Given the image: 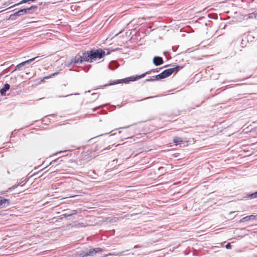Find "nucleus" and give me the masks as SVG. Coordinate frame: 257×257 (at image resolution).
Listing matches in <instances>:
<instances>
[{
  "instance_id": "nucleus-1",
  "label": "nucleus",
  "mask_w": 257,
  "mask_h": 257,
  "mask_svg": "<svg viewBox=\"0 0 257 257\" xmlns=\"http://www.w3.org/2000/svg\"><path fill=\"white\" fill-rule=\"evenodd\" d=\"M105 55V52L100 48L92 49L89 51L82 52V56L84 61L90 63L97 59H100L103 58Z\"/></svg>"
},
{
  "instance_id": "nucleus-2",
  "label": "nucleus",
  "mask_w": 257,
  "mask_h": 257,
  "mask_svg": "<svg viewBox=\"0 0 257 257\" xmlns=\"http://www.w3.org/2000/svg\"><path fill=\"white\" fill-rule=\"evenodd\" d=\"M158 69H159L158 68H156L155 69H153L151 71H147V72H146L144 73H143L140 75L132 76L128 77H126V78H125L123 79L114 80V81H111L110 83H109L108 84L103 85H100L99 87V88L103 89L107 86H110V85H116V84H120V83H125L126 84V83H128L130 81H137L142 78L144 77L147 74L151 73V72L152 71L158 72Z\"/></svg>"
},
{
  "instance_id": "nucleus-3",
  "label": "nucleus",
  "mask_w": 257,
  "mask_h": 257,
  "mask_svg": "<svg viewBox=\"0 0 257 257\" xmlns=\"http://www.w3.org/2000/svg\"><path fill=\"white\" fill-rule=\"evenodd\" d=\"M38 8L37 5H32L30 7H27L19 10L14 13V16H17V17H20L24 14L29 13L30 11H35Z\"/></svg>"
},
{
  "instance_id": "nucleus-4",
  "label": "nucleus",
  "mask_w": 257,
  "mask_h": 257,
  "mask_svg": "<svg viewBox=\"0 0 257 257\" xmlns=\"http://www.w3.org/2000/svg\"><path fill=\"white\" fill-rule=\"evenodd\" d=\"M103 249L100 247L94 248L90 249L89 251H82L79 254V257H85L87 256H93L97 253L102 252Z\"/></svg>"
},
{
  "instance_id": "nucleus-5",
  "label": "nucleus",
  "mask_w": 257,
  "mask_h": 257,
  "mask_svg": "<svg viewBox=\"0 0 257 257\" xmlns=\"http://www.w3.org/2000/svg\"><path fill=\"white\" fill-rule=\"evenodd\" d=\"M83 62H84V60H83L82 56L80 55V53H79L70 61L65 62V66L66 67H69L72 64H81Z\"/></svg>"
},
{
  "instance_id": "nucleus-6",
  "label": "nucleus",
  "mask_w": 257,
  "mask_h": 257,
  "mask_svg": "<svg viewBox=\"0 0 257 257\" xmlns=\"http://www.w3.org/2000/svg\"><path fill=\"white\" fill-rule=\"evenodd\" d=\"M181 68V66H180L179 65H177L176 66H175L174 67L165 69L163 72L164 74H165V77L166 78H167V77H169L170 75H171V74L172 73H173L174 72L176 73V72H178Z\"/></svg>"
},
{
  "instance_id": "nucleus-7",
  "label": "nucleus",
  "mask_w": 257,
  "mask_h": 257,
  "mask_svg": "<svg viewBox=\"0 0 257 257\" xmlns=\"http://www.w3.org/2000/svg\"><path fill=\"white\" fill-rule=\"evenodd\" d=\"M173 142L176 146L180 145V147H184L186 145L187 142L183 141V139L180 137H175L173 138Z\"/></svg>"
},
{
  "instance_id": "nucleus-8",
  "label": "nucleus",
  "mask_w": 257,
  "mask_h": 257,
  "mask_svg": "<svg viewBox=\"0 0 257 257\" xmlns=\"http://www.w3.org/2000/svg\"><path fill=\"white\" fill-rule=\"evenodd\" d=\"M153 63L155 66H158L163 64L164 61L162 57L160 56H155L153 59Z\"/></svg>"
},
{
  "instance_id": "nucleus-9",
  "label": "nucleus",
  "mask_w": 257,
  "mask_h": 257,
  "mask_svg": "<svg viewBox=\"0 0 257 257\" xmlns=\"http://www.w3.org/2000/svg\"><path fill=\"white\" fill-rule=\"evenodd\" d=\"M10 203V200L0 197V208H4L9 206Z\"/></svg>"
},
{
  "instance_id": "nucleus-10",
  "label": "nucleus",
  "mask_w": 257,
  "mask_h": 257,
  "mask_svg": "<svg viewBox=\"0 0 257 257\" xmlns=\"http://www.w3.org/2000/svg\"><path fill=\"white\" fill-rule=\"evenodd\" d=\"M92 157L90 156V152L87 151V152L84 153L82 155V160L87 162L92 159Z\"/></svg>"
},
{
  "instance_id": "nucleus-11",
  "label": "nucleus",
  "mask_w": 257,
  "mask_h": 257,
  "mask_svg": "<svg viewBox=\"0 0 257 257\" xmlns=\"http://www.w3.org/2000/svg\"><path fill=\"white\" fill-rule=\"evenodd\" d=\"M257 218V215H250L243 217L239 220V222H244L249 220H253Z\"/></svg>"
},
{
  "instance_id": "nucleus-12",
  "label": "nucleus",
  "mask_w": 257,
  "mask_h": 257,
  "mask_svg": "<svg viewBox=\"0 0 257 257\" xmlns=\"http://www.w3.org/2000/svg\"><path fill=\"white\" fill-rule=\"evenodd\" d=\"M10 89V85L8 83H6L2 88L0 89V94L2 96H5L6 92Z\"/></svg>"
},
{
  "instance_id": "nucleus-13",
  "label": "nucleus",
  "mask_w": 257,
  "mask_h": 257,
  "mask_svg": "<svg viewBox=\"0 0 257 257\" xmlns=\"http://www.w3.org/2000/svg\"><path fill=\"white\" fill-rule=\"evenodd\" d=\"M63 161V160L62 159V157H58V158L53 160L52 161H51L49 165L47 166L45 168H46L48 166H49V165H52V167L54 166H56L58 164H59L61 163V162Z\"/></svg>"
},
{
  "instance_id": "nucleus-14",
  "label": "nucleus",
  "mask_w": 257,
  "mask_h": 257,
  "mask_svg": "<svg viewBox=\"0 0 257 257\" xmlns=\"http://www.w3.org/2000/svg\"><path fill=\"white\" fill-rule=\"evenodd\" d=\"M63 161V160L62 159V157H58V158L53 160L52 161H51L49 165L47 166L45 168H46L48 166H49V165H52V167L54 166H56L58 164H59L61 163V162Z\"/></svg>"
},
{
  "instance_id": "nucleus-15",
  "label": "nucleus",
  "mask_w": 257,
  "mask_h": 257,
  "mask_svg": "<svg viewBox=\"0 0 257 257\" xmlns=\"http://www.w3.org/2000/svg\"><path fill=\"white\" fill-rule=\"evenodd\" d=\"M118 66V64L116 61H112L109 63V64L108 66V67L109 69L114 70V69H116V68H117Z\"/></svg>"
},
{
  "instance_id": "nucleus-16",
  "label": "nucleus",
  "mask_w": 257,
  "mask_h": 257,
  "mask_svg": "<svg viewBox=\"0 0 257 257\" xmlns=\"http://www.w3.org/2000/svg\"><path fill=\"white\" fill-rule=\"evenodd\" d=\"M41 56H36L35 57H34L33 58L30 59L28 60L24 61V63H25V65L30 64L31 62H33L35 60H36V61H38L39 60L38 59Z\"/></svg>"
},
{
  "instance_id": "nucleus-17",
  "label": "nucleus",
  "mask_w": 257,
  "mask_h": 257,
  "mask_svg": "<svg viewBox=\"0 0 257 257\" xmlns=\"http://www.w3.org/2000/svg\"><path fill=\"white\" fill-rule=\"evenodd\" d=\"M154 77H155V79H156V80H160L162 79H164V78H166L165 77V74H164L163 72H162L160 74L156 75L155 76H154Z\"/></svg>"
},
{
  "instance_id": "nucleus-18",
  "label": "nucleus",
  "mask_w": 257,
  "mask_h": 257,
  "mask_svg": "<svg viewBox=\"0 0 257 257\" xmlns=\"http://www.w3.org/2000/svg\"><path fill=\"white\" fill-rule=\"evenodd\" d=\"M247 197L251 199L257 198V191L253 193L248 194Z\"/></svg>"
},
{
  "instance_id": "nucleus-19",
  "label": "nucleus",
  "mask_w": 257,
  "mask_h": 257,
  "mask_svg": "<svg viewBox=\"0 0 257 257\" xmlns=\"http://www.w3.org/2000/svg\"><path fill=\"white\" fill-rule=\"evenodd\" d=\"M25 66V63H24V62H22L20 63H19V64H18L16 66L14 70L12 71V72L16 71V70H20L22 67Z\"/></svg>"
},
{
  "instance_id": "nucleus-20",
  "label": "nucleus",
  "mask_w": 257,
  "mask_h": 257,
  "mask_svg": "<svg viewBox=\"0 0 257 257\" xmlns=\"http://www.w3.org/2000/svg\"><path fill=\"white\" fill-rule=\"evenodd\" d=\"M123 252H124V251L118 252L117 253H108V254H104L102 257H106L108 255H121Z\"/></svg>"
},
{
  "instance_id": "nucleus-21",
  "label": "nucleus",
  "mask_w": 257,
  "mask_h": 257,
  "mask_svg": "<svg viewBox=\"0 0 257 257\" xmlns=\"http://www.w3.org/2000/svg\"><path fill=\"white\" fill-rule=\"evenodd\" d=\"M29 179V178L24 179L20 183H18L19 186H23L25 184H26L28 181Z\"/></svg>"
},
{
  "instance_id": "nucleus-22",
  "label": "nucleus",
  "mask_w": 257,
  "mask_h": 257,
  "mask_svg": "<svg viewBox=\"0 0 257 257\" xmlns=\"http://www.w3.org/2000/svg\"><path fill=\"white\" fill-rule=\"evenodd\" d=\"M77 213V211L76 210H73L72 211V212L69 213V214H67V213H65L64 214V215L66 216H71L73 214H75Z\"/></svg>"
},
{
  "instance_id": "nucleus-23",
  "label": "nucleus",
  "mask_w": 257,
  "mask_h": 257,
  "mask_svg": "<svg viewBox=\"0 0 257 257\" xmlns=\"http://www.w3.org/2000/svg\"><path fill=\"white\" fill-rule=\"evenodd\" d=\"M67 151H61L57 152L56 153L54 154L53 155H57L58 154L63 153V154L62 157L65 156L67 155V154H66L67 153Z\"/></svg>"
},
{
  "instance_id": "nucleus-24",
  "label": "nucleus",
  "mask_w": 257,
  "mask_h": 257,
  "mask_svg": "<svg viewBox=\"0 0 257 257\" xmlns=\"http://www.w3.org/2000/svg\"><path fill=\"white\" fill-rule=\"evenodd\" d=\"M105 105H99V106H96L94 108H93L92 109V110L93 111H95L96 110H97L98 109L100 108H101V107H103Z\"/></svg>"
},
{
  "instance_id": "nucleus-25",
  "label": "nucleus",
  "mask_w": 257,
  "mask_h": 257,
  "mask_svg": "<svg viewBox=\"0 0 257 257\" xmlns=\"http://www.w3.org/2000/svg\"><path fill=\"white\" fill-rule=\"evenodd\" d=\"M16 17H17V16H14V13H13L10 16L9 19L11 20H15L16 19Z\"/></svg>"
},
{
  "instance_id": "nucleus-26",
  "label": "nucleus",
  "mask_w": 257,
  "mask_h": 257,
  "mask_svg": "<svg viewBox=\"0 0 257 257\" xmlns=\"http://www.w3.org/2000/svg\"><path fill=\"white\" fill-rule=\"evenodd\" d=\"M57 74H58V72L54 73L52 74V75H49V76H48L45 77L44 78V79H48V78H50L52 77V76H55V75H57Z\"/></svg>"
},
{
  "instance_id": "nucleus-27",
  "label": "nucleus",
  "mask_w": 257,
  "mask_h": 257,
  "mask_svg": "<svg viewBox=\"0 0 257 257\" xmlns=\"http://www.w3.org/2000/svg\"><path fill=\"white\" fill-rule=\"evenodd\" d=\"M156 81V79H155V77L154 78H149V79H146L145 80L146 82H151V81Z\"/></svg>"
},
{
  "instance_id": "nucleus-28",
  "label": "nucleus",
  "mask_w": 257,
  "mask_h": 257,
  "mask_svg": "<svg viewBox=\"0 0 257 257\" xmlns=\"http://www.w3.org/2000/svg\"><path fill=\"white\" fill-rule=\"evenodd\" d=\"M231 246H231L230 243H228L225 245V247L226 249H230L231 248Z\"/></svg>"
},
{
  "instance_id": "nucleus-29",
  "label": "nucleus",
  "mask_w": 257,
  "mask_h": 257,
  "mask_svg": "<svg viewBox=\"0 0 257 257\" xmlns=\"http://www.w3.org/2000/svg\"><path fill=\"white\" fill-rule=\"evenodd\" d=\"M92 96H96L95 99H97L98 98V95L96 93H93L91 94Z\"/></svg>"
},
{
  "instance_id": "nucleus-30",
  "label": "nucleus",
  "mask_w": 257,
  "mask_h": 257,
  "mask_svg": "<svg viewBox=\"0 0 257 257\" xmlns=\"http://www.w3.org/2000/svg\"><path fill=\"white\" fill-rule=\"evenodd\" d=\"M110 149H111V148L109 147H106V148H104L103 150H101L99 153L102 152H103V151L108 150Z\"/></svg>"
},
{
  "instance_id": "nucleus-31",
  "label": "nucleus",
  "mask_w": 257,
  "mask_h": 257,
  "mask_svg": "<svg viewBox=\"0 0 257 257\" xmlns=\"http://www.w3.org/2000/svg\"><path fill=\"white\" fill-rule=\"evenodd\" d=\"M18 186H19L18 184H15V185H13L11 189H14L16 188L17 187H18Z\"/></svg>"
},
{
  "instance_id": "nucleus-32",
  "label": "nucleus",
  "mask_w": 257,
  "mask_h": 257,
  "mask_svg": "<svg viewBox=\"0 0 257 257\" xmlns=\"http://www.w3.org/2000/svg\"><path fill=\"white\" fill-rule=\"evenodd\" d=\"M45 169H46V168H44L42 169L41 171H40L38 172L37 173L33 174V175H32L31 176H30V178H31V177H32V176H34V175H35L38 174H39L41 171H42L44 170Z\"/></svg>"
},
{
  "instance_id": "nucleus-33",
  "label": "nucleus",
  "mask_w": 257,
  "mask_h": 257,
  "mask_svg": "<svg viewBox=\"0 0 257 257\" xmlns=\"http://www.w3.org/2000/svg\"><path fill=\"white\" fill-rule=\"evenodd\" d=\"M17 88V86H16V87H13L11 88V91L16 90Z\"/></svg>"
},
{
  "instance_id": "nucleus-34",
  "label": "nucleus",
  "mask_w": 257,
  "mask_h": 257,
  "mask_svg": "<svg viewBox=\"0 0 257 257\" xmlns=\"http://www.w3.org/2000/svg\"><path fill=\"white\" fill-rule=\"evenodd\" d=\"M154 97L155 96L148 97H146V98L143 99V100H145V99H149V98H153V97Z\"/></svg>"
},
{
  "instance_id": "nucleus-35",
  "label": "nucleus",
  "mask_w": 257,
  "mask_h": 257,
  "mask_svg": "<svg viewBox=\"0 0 257 257\" xmlns=\"http://www.w3.org/2000/svg\"><path fill=\"white\" fill-rule=\"evenodd\" d=\"M130 126V125L127 126H125V127H121L119 128L118 129L126 128Z\"/></svg>"
},
{
  "instance_id": "nucleus-36",
  "label": "nucleus",
  "mask_w": 257,
  "mask_h": 257,
  "mask_svg": "<svg viewBox=\"0 0 257 257\" xmlns=\"http://www.w3.org/2000/svg\"><path fill=\"white\" fill-rule=\"evenodd\" d=\"M102 135H103V134L99 135V136H96V137H94L93 138H91L90 140H92V139H95V138H97V137H99V136H102Z\"/></svg>"
},
{
  "instance_id": "nucleus-37",
  "label": "nucleus",
  "mask_w": 257,
  "mask_h": 257,
  "mask_svg": "<svg viewBox=\"0 0 257 257\" xmlns=\"http://www.w3.org/2000/svg\"><path fill=\"white\" fill-rule=\"evenodd\" d=\"M139 247V246L138 245H136L134 246V248H138Z\"/></svg>"
},
{
  "instance_id": "nucleus-38",
  "label": "nucleus",
  "mask_w": 257,
  "mask_h": 257,
  "mask_svg": "<svg viewBox=\"0 0 257 257\" xmlns=\"http://www.w3.org/2000/svg\"><path fill=\"white\" fill-rule=\"evenodd\" d=\"M110 52L109 51H108V50H107V52L106 54H105V55H109L110 54Z\"/></svg>"
},
{
  "instance_id": "nucleus-39",
  "label": "nucleus",
  "mask_w": 257,
  "mask_h": 257,
  "mask_svg": "<svg viewBox=\"0 0 257 257\" xmlns=\"http://www.w3.org/2000/svg\"><path fill=\"white\" fill-rule=\"evenodd\" d=\"M254 17L255 19H257V13L254 14Z\"/></svg>"
},
{
  "instance_id": "nucleus-40",
  "label": "nucleus",
  "mask_w": 257,
  "mask_h": 257,
  "mask_svg": "<svg viewBox=\"0 0 257 257\" xmlns=\"http://www.w3.org/2000/svg\"><path fill=\"white\" fill-rule=\"evenodd\" d=\"M234 212H235L234 211H231V212H230V213H230V214H231V213H234Z\"/></svg>"
},
{
  "instance_id": "nucleus-41",
  "label": "nucleus",
  "mask_w": 257,
  "mask_h": 257,
  "mask_svg": "<svg viewBox=\"0 0 257 257\" xmlns=\"http://www.w3.org/2000/svg\"><path fill=\"white\" fill-rule=\"evenodd\" d=\"M90 92V90H88V91H85V93H87V92H88V93H89V92Z\"/></svg>"
},
{
  "instance_id": "nucleus-42",
  "label": "nucleus",
  "mask_w": 257,
  "mask_h": 257,
  "mask_svg": "<svg viewBox=\"0 0 257 257\" xmlns=\"http://www.w3.org/2000/svg\"><path fill=\"white\" fill-rule=\"evenodd\" d=\"M163 167H160V168H159V170H160L161 169H163Z\"/></svg>"
},
{
  "instance_id": "nucleus-43",
  "label": "nucleus",
  "mask_w": 257,
  "mask_h": 257,
  "mask_svg": "<svg viewBox=\"0 0 257 257\" xmlns=\"http://www.w3.org/2000/svg\"><path fill=\"white\" fill-rule=\"evenodd\" d=\"M75 196H76V195L71 196H70V197H75Z\"/></svg>"
},
{
  "instance_id": "nucleus-44",
  "label": "nucleus",
  "mask_w": 257,
  "mask_h": 257,
  "mask_svg": "<svg viewBox=\"0 0 257 257\" xmlns=\"http://www.w3.org/2000/svg\"><path fill=\"white\" fill-rule=\"evenodd\" d=\"M7 69H5L4 71H7Z\"/></svg>"
}]
</instances>
